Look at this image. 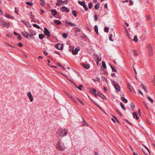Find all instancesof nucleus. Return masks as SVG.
Wrapping results in <instances>:
<instances>
[{"mask_svg": "<svg viewBox=\"0 0 155 155\" xmlns=\"http://www.w3.org/2000/svg\"><path fill=\"white\" fill-rule=\"evenodd\" d=\"M94 20L95 21L97 20V15L95 14L94 16Z\"/></svg>", "mask_w": 155, "mask_h": 155, "instance_id": "56", "label": "nucleus"}, {"mask_svg": "<svg viewBox=\"0 0 155 155\" xmlns=\"http://www.w3.org/2000/svg\"><path fill=\"white\" fill-rule=\"evenodd\" d=\"M147 20H149L150 19V17L149 16H148L147 18Z\"/></svg>", "mask_w": 155, "mask_h": 155, "instance_id": "63", "label": "nucleus"}, {"mask_svg": "<svg viewBox=\"0 0 155 155\" xmlns=\"http://www.w3.org/2000/svg\"><path fill=\"white\" fill-rule=\"evenodd\" d=\"M112 35H112V34H111V35H110V36H109V40H110V41H114V40H112Z\"/></svg>", "mask_w": 155, "mask_h": 155, "instance_id": "43", "label": "nucleus"}, {"mask_svg": "<svg viewBox=\"0 0 155 155\" xmlns=\"http://www.w3.org/2000/svg\"><path fill=\"white\" fill-rule=\"evenodd\" d=\"M127 87L130 92H132V91L133 89V86L129 83H127Z\"/></svg>", "mask_w": 155, "mask_h": 155, "instance_id": "15", "label": "nucleus"}, {"mask_svg": "<svg viewBox=\"0 0 155 155\" xmlns=\"http://www.w3.org/2000/svg\"><path fill=\"white\" fill-rule=\"evenodd\" d=\"M72 83L74 84L75 86L78 88L80 90H81L82 89V87H83V85L82 84H80L79 86H78L76 85V84L74 83Z\"/></svg>", "mask_w": 155, "mask_h": 155, "instance_id": "16", "label": "nucleus"}, {"mask_svg": "<svg viewBox=\"0 0 155 155\" xmlns=\"http://www.w3.org/2000/svg\"><path fill=\"white\" fill-rule=\"evenodd\" d=\"M72 13L73 15L75 17H76L77 16V14L76 13V11L74 10H73L72 11Z\"/></svg>", "mask_w": 155, "mask_h": 155, "instance_id": "36", "label": "nucleus"}, {"mask_svg": "<svg viewBox=\"0 0 155 155\" xmlns=\"http://www.w3.org/2000/svg\"><path fill=\"white\" fill-rule=\"evenodd\" d=\"M27 95L30 99V101L32 102L33 101V98L31 93L30 92H28L27 94Z\"/></svg>", "mask_w": 155, "mask_h": 155, "instance_id": "9", "label": "nucleus"}, {"mask_svg": "<svg viewBox=\"0 0 155 155\" xmlns=\"http://www.w3.org/2000/svg\"><path fill=\"white\" fill-rule=\"evenodd\" d=\"M54 23L57 25H59L61 24V22L60 21L58 20H56L54 21Z\"/></svg>", "mask_w": 155, "mask_h": 155, "instance_id": "25", "label": "nucleus"}, {"mask_svg": "<svg viewBox=\"0 0 155 155\" xmlns=\"http://www.w3.org/2000/svg\"><path fill=\"white\" fill-rule=\"evenodd\" d=\"M94 29L95 32L97 33V25H96L94 26Z\"/></svg>", "mask_w": 155, "mask_h": 155, "instance_id": "53", "label": "nucleus"}, {"mask_svg": "<svg viewBox=\"0 0 155 155\" xmlns=\"http://www.w3.org/2000/svg\"><path fill=\"white\" fill-rule=\"evenodd\" d=\"M147 98L148 99L149 101L151 103H153V100L150 97L148 96L147 97Z\"/></svg>", "mask_w": 155, "mask_h": 155, "instance_id": "37", "label": "nucleus"}, {"mask_svg": "<svg viewBox=\"0 0 155 155\" xmlns=\"http://www.w3.org/2000/svg\"><path fill=\"white\" fill-rule=\"evenodd\" d=\"M102 66L103 68H106L105 63L104 61H102Z\"/></svg>", "mask_w": 155, "mask_h": 155, "instance_id": "31", "label": "nucleus"}, {"mask_svg": "<svg viewBox=\"0 0 155 155\" xmlns=\"http://www.w3.org/2000/svg\"><path fill=\"white\" fill-rule=\"evenodd\" d=\"M18 39L20 40H21V35L20 34H18Z\"/></svg>", "mask_w": 155, "mask_h": 155, "instance_id": "49", "label": "nucleus"}, {"mask_svg": "<svg viewBox=\"0 0 155 155\" xmlns=\"http://www.w3.org/2000/svg\"><path fill=\"white\" fill-rule=\"evenodd\" d=\"M130 4L131 5H133V4L134 3L133 1L132 0H130Z\"/></svg>", "mask_w": 155, "mask_h": 155, "instance_id": "59", "label": "nucleus"}, {"mask_svg": "<svg viewBox=\"0 0 155 155\" xmlns=\"http://www.w3.org/2000/svg\"><path fill=\"white\" fill-rule=\"evenodd\" d=\"M66 94L67 95L68 97H70V99H71V100H72L73 101H74V102H75V103H77V102H76V101H75V99L74 98H73L72 97V96H70V95L69 94H68V93H66Z\"/></svg>", "mask_w": 155, "mask_h": 155, "instance_id": "18", "label": "nucleus"}, {"mask_svg": "<svg viewBox=\"0 0 155 155\" xmlns=\"http://www.w3.org/2000/svg\"><path fill=\"white\" fill-rule=\"evenodd\" d=\"M91 92L92 94H94V95L96 97L97 95L96 94V93L97 91L95 89H93L91 91Z\"/></svg>", "mask_w": 155, "mask_h": 155, "instance_id": "21", "label": "nucleus"}, {"mask_svg": "<svg viewBox=\"0 0 155 155\" xmlns=\"http://www.w3.org/2000/svg\"><path fill=\"white\" fill-rule=\"evenodd\" d=\"M61 0H59L56 4V5L57 6H60L61 5Z\"/></svg>", "mask_w": 155, "mask_h": 155, "instance_id": "28", "label": "nucleus"}, {"mask_svg": "<svg viewBox=\"0 0 155 155\" xmlns=\"http://www.w3.org/2000/svg\"><path fill=\"white\" fill-rule=\"evenodd\" d=\"M3 13V11L1 9H0V15H2Z\"/></svg>", "mask_w": 155, "mask_h": 155, "instance_id": "54", "label": "nucleus"}, {"mask_svg": "<svg viewBox=\"0 0 155 155\" xmlns=\"http://www.w3.org/2000/svg\"><path fill=\"white\" fill-rule=\"evenodd\" d=\"M4 16L8 18H10L12 19H14V17L13 16H10L9 14H5V15H4Z\"/></svg>", "mask_w": 155, "mask_h": 155, "instance_id": "19", "label": "nucleus"}, {"mask_svg": "<svg viewBox=\"0 0 155 155\" xmlns=\"http://www.w3.org/2000/svg\"><path fill=\"white\" fill-rule=\"evenodd\" d=\"M110 67L112 70V71L114 72H116V70L115 68L114 67H113L111 65H110Z\"/></svg>", "mask_w": 155, "mask_h": 155, "instance_id": "32", "label": "nucleus"}, {"mask_svg": "<svg viewBox=\"0 0 155 155\" xmlns=\"http://www.w3.org/2000/svg\"><path fill=\"white\" fill-rule=\"evenodd\" d=\"M83 125L85 126H87L88 125V124L85 122L83 118Z\"/></svg>", "mask_w": 155, "mask_h": 155, "instance_id": "38", "label": "nucleus"}, {"mask_svg": "<svg viewBox=\"0 0 155 155\" xmlns=\"http://www.w3.org/2000/svg\"><path fill=\"white\" fill-rule=\"evenodd\" d=\"M78 3L81 5L82 6H83V7L85 8V9L87 10H88V8L87 5H86L85 3L84 2H81L80 1H79L78 2Z\"/></svg>", "mask_w": 155, "mask_h": 155, "instance_id": "7", "label": "nucleus"}, {"mask_svg": "<svg viewBox=\"0 0 155 155\" xmlns=\"http://www.w3.org/2000/svg\"><path fill=\"white\" fill-rule=\"evenodd\" d=\"M44 37L45 35L43 34H40L39 35V37L41 39H42Z\"/></svg>", "mask_w": 155, "mask_h": 155, "instance_id": "29", "label": "nucleus"}, {"mask_svg": "<svg viewBox=\"0 0 155 155\" xmlns=\"http://www.w3.org/2000/svg\"><path fill=\"white\" fill-rule=\"evenodd\" d=\"M97 106L98 108L99 109H100L101 110H102V109H101V107L98 104H97Z\"/></svg>", "mask_w": 155, "mask_h": 155, "instance_id": "62", "label": "nucleus"}, {"mask_svg": "<svg viewBox=\"0 0 155 155\" xmlns=\"http://www.w3.org/2000/svg\"><path fill=\"white\" fill-rule=\"evenodd\" d=\"M143 103L144 105L145 106V107L146 108H147V105L146 104V103L145 102H143Z\"/></svg>", "mask_w": 155, "mask_h": 155, "instance_id": "61", "label": "nucleus"}, {"mask_svg": "<svg viewBox=\"0 0 155 155\" xmlns=\"http://www.w3.org/2000/svg\"><path fill=\"white\" fill-rule=\"evenodd\" d=\"M51 14L54 16L57 14V11L56 10H51Z\"/></svg>", "mask_w": 155, "mask_h": 155, "instance_id": "22", "label": "nucleus"}, {"mask_svg": "<svg viewBox=\"0 0 155 155\" xmlns=\"http://www.w3.org/2000/svg\"><path fill=\"white\" fill-rule=\"evenodd\" d=\"M117 112L121 116H122V114L120 113V111H119V110H117Z\"/></svg>", "mask_w": 155, "mask_h": 155, "instance_id": "57", "label": "nucleus"}, {"mask_svg": "<svg viewBox=\"0 0 155 155\" xmlns=\"http://www.w3.org/2000/svg\"><path fill=\"white\" fill-rule=\"evenodd\" d=\"M130 107H131L132 109V110H133L134 108V106L133 104L132 103H131Z\"/></svg>", "mask_w": 155, "mask_h": 155, "instance_id": "46", "label": "nucleus"}, {"mask_svg": "<svg viewBox=\"0 0 155 155\" xmlns=\"http://www.w3.org/2000/svg\"><path fill=\"white\" fill-rule=\"evenodd\" d=\"M140 87L142 88L143 89L144 91L146 92V93H147L148 92L147 91V89H146V87L144 85V84H142L141 85H140Z\"/></svg>", "mask_w": 155, "mask_h": 155, "instance_id": "24", "label": "nucleus"}, {"mask_svg": "<svg viewBox=\"0 0 155 155\" xmlns=\"http://www.w3.org/2000/svg\"><path fill=\"white\" fill-rule=\"evenodd\" d=\"M25 25H26V26L30 28L31 27V26L29 23L27 22H26V24H25Z\"/></svg>", "mask_w": 155, "mask_h": 155, "instance_id": "41", "label": "nucleus"}, {"mask_svg": "<svg viewBox=\"0 0 155 155\" xmlns=\"http://www.w3.org/2000/svg\"><path fill=\"white\" fill-rule=\"evenodd\" d=\"M56 147L59 150L61 151H64L66 149L64 143L61 140L58 141L56 145Z\"/></svg>", "mask_w": 155, "mask_h": 155, "instance_id": "1", "label": "nucleus"}, {"mask_svg": "<svg viewBox=\"0 0 155 155\" xmlns=\"http://www.w3.org/2000/svg\"><path fill=\"white\" fill-rule=\"evenodd\" d=\"M67 2H68L67 1H61V3L63 4H66L67 3Z\"/></svg>", "mask_w": 155, "mask_h": 155, "instance_id": "55", "label": "nucleus"}, {"mask_svg": "<svg viewBox=\"0 0 155 155\" xmlns=\"http://www.w3.org/2000/svg\"><path fill=\"white\" fill-rule=\"evenodd\" d=\"M133 40L135 42H137L138 41V40L137 39V36H134Z\"/></svg>", "mask_w": 155, "mask_h": 155, "instance_id": "35", "label": "nucleus"}, {"mask_svg": "<svg viewBox=\"0 0 155 155\" xmlns=\"http://www.w3.org/2000/svg\"><path fill=\"white\" fill-rule=\"evenodd\" d=\"M57 65L59 66H60L61 67L63 70H65V68L63 67L61 64L59 63H58L57 64Z\"/></svg>", "mask_w": 155, "mask_h": 155, "instance_id": "33", "label": "nucleus"}, {"mask_svg": "<svg viewBox=\"0 0 155 155\" xmlns=\"http://www.w3.org/2000/svg\"><path fill=\"white\" fill-rule=\"evenodd\" d=\"M13 33L14 34V35H18V34L15 31H14V32H13Z\"/></svg>", "mask_w": 155, "mask_h": 155, "instance_id": "60", "label": "nucleus"}, {"mask_svg": "<svg viewBox=\"0 0 155 155\" xmlns=\"http://www.w3.org/2000/svg\"><path fill=\"white\" fill-rule=\"evenodd\" d=\"M26 4L27 5H29L30 6H31L33 5V3L31 2H26Z\"/></svg>", "mask_w": 155, "mask_h": 155, "instance_id": "40", "label": "nucleus"}, {"mask_svg": "<svg viewBox=\"0 0 155 155\" xmlns=\"http://www.w3.org/2000/svg\"><path fill=\"white\" fill-rule=\"evenodd\" d=\"M133 53H134V55H136V56H137L138 55V54H137V53L136 51V50H133Z\"/></svg>", "mask_w": 155, "mask_h": 155, "instance_id": "45", "label": "nucleus"}, {"mask_svg": "<svg viewBox=\"0 0 155 155\" xmlns=\"http://www.w3.org/2000/svg\"><path fill=\"white\" fill-rule=\"evenodd\" d=\"M0 24L2 27H5L7 28H8L10 26L9 23L6 22L3 20L0 21Z\"/></svg>", "mask_w": 155, "mask_h": 155, "instance_id": "4", "label": "nucleus"}, {"mask_svg": "<svg viewBox=\"0 0 155 155\" xmlns=\"http://www.w3.org/2000/svg\"><path fill=\"white\" fill-rule=\"evenodd\" d=\"M120 105L121 106L122 108L124 110H126V108L125 107V106H124V105L123 104V103L121 102L120 103Z\"/></svg>", "mask_w": 155, "mask_h": 155, "instance_id": "26", "label": "nucleus"}, {"mask_svg": "<svg viewBox=\"0 0 155 155\" xmlns=\"http://www.w3.org/2000/svg\"><path fill=\"white\" fill-rule=\"evenodd\" d=\"M18 45L21 47L23 46L21 42L19 43L18 44Z\"/></svg>", "mask_w": 155, "mask_h": 155, "instance_id": "51", "label": "nucleus"}, {"mask_svg": "<svg viewBox=\"0 0 155 155\" xmlns=\"http://www.w3.org/2000/svg\"><path fill=\"white\" fill-rule=\"evenodd\" d=\"M89 8H91L92 6V2H90L88 4Z\"/></svg>", "mask_w": 155, "mask_h": 155, "instance_id": "44", "label": "nucleus"}, {"mask_svg": "<svg viewBox=\"0 0 155 155\" xmlns=\"http://www.w3.org/2000/svg\"><path fill=\"white\" fill-rule=\"evenodd\" d=\"M93 57L94 58V59L96 61H97V57L96 55L95 54H94L93 55Z\"/></svg>", "mask_w": 155, "mask_h": 155, "instance_id": "47", "label": "nucleus"}, {"mask_svg": "<svg viewBox=\"0 0 155 155\" xmlns=\"http://www.w3.org/2000/svg\"><path fill=\"white\" fill-rule=\"evenodd\" d=\"M56 48L59 50H62L63 49L62 44H57L55 45Z\"/></svg>", "mask_w": 155, "mask_h": 155, "instance_id": "11", "label": "nucleus"}, {"mask_svg": "<svg viewBox=\"0 0 155 155\" xmlns=\"http://www.w3.org/2000/svg\"><path fill=\"white\" fill-rule=\"evenodd\" d=\"M138 91H139V93L141 94L142 95H143V93L142 92V91L140 90H138Z\"/></svg>", "mask_w": 155, "mask_h": 155, "instance_id": "64", "label": "nucleus"}, {"mask_svg": "<svg viewBox=\"0 0 155 155\" xmlns=\"http://www.w3.org/2000/svg\"><path fill=\"white\" fill-rule=\"evenodd\" d=\"M60 9L62 12H68L69 11V10L67 8H66L65 6H64L61 8Z\"/></svg>", "mask_w": 155, "mask_h": 155, "instance_id": "12", "label": "nucleus"}, {"mask_svg": "<svg viewBox=\"0 0 155 155\" xmlns=\"http://www.w3.org/2000/svg\"><path fill=\"white\" fill-rule=\"evenodd\" d=\"M101 61V58H99L98 57H97V65L98 64V63L99 61Z\"/></svg>", "mask_w": 155, "mask_h": 155, "instance_id": "48", "label": "nucleus"}, {"mask_svg": "<svg viewBox=\"0 0 155 155\" xmlns=\"http://www.w3.org/2000/svg\"><path fill=\"white\" fill-rule=\"evenodd\" d=\"M111 83L112 84H113L115 88V89L116 91L117 92H118L120 91V88L119 84L114 81H112L111 82Z\"/></svg>", "mask_w": 155, "mask_h": 155, "instance_id": "3", "label": "nucleus"}, {"mask_svg": "<svg viewBox=\"0 0 155 155\" xmlns=\"http://www.w3.org/2000/svg\"><path fill=\"white\" fill-rule=\"evenodd\" d=\"M97 96H99L102 99L106 100L105 96L103 94L100 92H97Z\"/></svg>", "mask_w": 155, "mask_h": 155, "instance_id": "14", "label": "nucleus"}, {"mask_svg": "<svg viewBox=\"0 0 155 155\" xmlns=\"http://www.w3.org/2000/svg\"><path fill=\"white\" fill-rule=\"evenodd\" d=\"M109 28L107 27H106L104 29V31L106 32H108L109 31Z\"/></svg>", "mask_w": 155, "mask_h": 155, "instance_id": "34", "label": "nucleus"}, {"mask_svg": "<svg viewBox=\"0 0 155 155\" xmlns=\"http://www.w3.org/2000/svg\"><path fill=\"white\" fill-rule=\"evenodd\" d=\"M143 146L146 148V149L147 150V151H148V152L149 153V154H150V151L149 149L147 147H146L144 145Z\"/></svg>", "mask_w": 155, "mask_h": 155, "instance_id": "50", "label": "nucleus"}, {"mask_svg": "<svg viewBox=\"0 0 155 155\" xmlns=\"http://www.w3.org/2000/svg\"><path fill=\"white\" fill-rule=\"evenodd\" d=\"M22 33L25 37L28 38H31V35L26 32L23 31L22 32Z\"/></svg>", "mask_w": 155, "mask_h": 155, "instance_id": "6", "label": "nucleus"}, {"mask_svg": "<svg viewBox=\"0 0 155 155\" xmlns=\"http://www.w3.org/2000/svg\"><path fill=\"white\" fill-rule=\"evenodd\" d=\"M80 50L79 47L76 48L74 50L72 51V53L74 55H76L78 54V52Z\"/></svg>", "mask_w": 155, "mask_h": 155, "instance_id": "10", "label": "nucleus"}, {"mask_svg": "<svg viewBox=\"0 0 155 155\" xmlns=\"http://www.w3.org/2000/svg\"><path fill=\"white\" fill-rule=\"evenodd\" d=\"M67 34L65 33H64L63 35V36L64 38H66L67 36Z\"/></svg>", "mask_w": 155, "mask_h": 155, "instance_id": "42", "label": "nucleus"}, {"mask_svg": "<svg viewBox=\"0 0 155 155\" xmlns=\"http://www.w3.org/2000/svg\"><path fill=\"white\" fill-rule=\"evenodd\" d=\"M65 22L66 23V26H67L68 25H69L72 27L76 26V25L75 24L71 22H69L68 21H66Z\"/></svg>", "mask_w": 155, "mask_h": 155, "instance_id": "13", "label": "nucleus"}, {"mask_svg": "<svg viewBox=\"0 0 155 155\" xmlns=\"http://www.w3.org/2000/svg\"><path fill=\"white\" fill-rule=\"evenodd\" d=\"M44 34H45L47 35L48 37H50V32L46 28H44Z\"/></svg>", "mask_w": 155, "mask_h": 155, "instance_id": "8", "label": "nucleus"}, {"mask_svg": "<svg viewBox=\"0 0 155 155\" xmlns=\"http://www.w3.org/2000/svg\"><path fill=\"white\" fill-rule=\"evenodd\" d=\"M133 115L134 118H135L137 120H138L139 119V117L137 115V112H134L133 114Z\"/></svg>", "mask_w": 155, "mask_h": 155, "instance_id": "17", "label": "nucleus"}, {"mask_svg": "<svg viewBox=\"0 0 155 155\" xmlns=\"http://www.w3.org/2000/svg\"><path fill=\"white\" fill-rule=\"evenodd\" d=\"M33 26L35 27L36 28H37L38 29L40 28V27L38 25H37L36 24H33Z\"/></svg>", "mask_w": 155, "mask_h": 155, "instance_id": "39", "label": "nucleus"}, {"mask_svg": "<svg viewBox=\"0 0 155 155\" xmlns=\"http://www.w3.org/2000/svg\"><path fill=\"white\" fill-rule=\"evenodd\" d=\"M77 99L78 100V101L81 103L83 105H84V104L82 102V101L80 99H79L78 98H77Z\"/></svg>", "mask_w": 155, "mask_h": 155, "instance_id": "52", "label": "nucleus"}, {"mask_svg": "<svg viewBox=\"0 0 155 155\" xmlns=\"http://www.w3.org/2000/svg\"><path fill=\"white\" fill-rule=\"evenodd\" d=\"M83 66L84 68L87 69L89 68L90 65L88 64L84 63L83 64Z\"/></svg>", "mask_w": 155, "mask_h": 155, "instance_id": "20", "label": "nucleus"}, {"mask_svg": "<svg viewBox=\"0 0 155 155\" xmlns=\"http://www.w3.org/2000/svg\"><path fill=\"white\" fill-rule=\"evenodd\" d=\"M121 99L125 103H126L127 102V100L124 97H121Z\"/></svg>", "mask_w": 155, "mask_h": 155, "instance_id": "27", "label": "nucleus"}, {"mask_svg": "<svg viewBox=\"0 0 155 155\" xmlns=\"http://www.w3.org/2000/svg\"><path fill=\"white\" fill-rule=\"evenodd\" d=\"M68 132L67 129H60L58 130V133L59 136L61 138H62L67 135Z\"/></svg>", "mask_w": 155, "mask_h": 155, "instance_id": "2", "label": "nucleus"}, {"mask_svg": "<svg viewBox=\"0 0 155 155\" xmlns=\"http://www.w3.org/2000/svg\"><path fill=\"white\" fill-rule=\"evenodd\" d=\"M29 32L32 35H36V32L30 29Z\"/></svg>", "mask_w": 155, "mask_h": 155, "instance_id": "23", "label": "nucleus"}, {"mask_svg": "<svg viewBox=\"0 0 155 155\" xmlns=\"http://www.w3.org/2000/svg\"><path fill=\"white\" fill-rule=\"evenodd\" d=\"M44 53L45 55H47L48 54V53L46 51H44Z\"/></svg>", "mask_w": 155, "mask_h": 155, "instance_id": "58", "label": "nucleus"}, {"mask_svg": "<svg viewBox=\"0 0 155 155\" xmlns=\"http://www.w3.org/2000/svg\"><path fill=\"white\" fill-rule=\"evenodd\" d=\"M148 49V52L149 53V55L150 56H152L153 54V50L151 46L150 45H149L147 46Z\"/></svg>", "mask_w": 155, "mask_h": 155, "instance_id": "5", "label": "nucleus"}, {"mask_svg": "<svg viewBox=\"0 0 155 155\" xmlns=\"http://www.w3.org/2000/svg\"><path fill=\"white\" fill-rule=\"evenodd\" d=\"M41 2V5L43 6L45 5V2L44 0H40Z\"/></svg>", "mask_w": 155, "mask_h": 155, "instance_id": "30", "label": "nucleus"}]
</instances>
